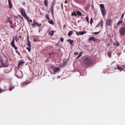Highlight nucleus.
Returning a JSON list of instances; mask_svg holds the SVG:
<instances>
[{"instance_id":"nucleus-1","label":"nucleus","mask_w":125,"mask_h":125,"mask_svg":"<svg viewBox=\"0 0 125 125\" xmlns=\"http://www.w3.org/2000/svg\"><path fill=\"white\" fill-rule=\"evenodd\" d=\"M84 63L87 65H90L94 62L93 59L90 57L85 58L83 60Z\"/></svg>"},{"instance_id":"nucleus-2","label":"nucleus","mask_w":125,"mask_h":125,"mask_svg":"<svg viewBox=\"0 0 125 125\" xmlns=\"http://www.w3.org/2000/svg\"><path fill=\"white\" fill-rule=\"evenodd\" d=\"M16 74L17 77L19 78H21L23 77V74L20 70L16 72Z\"/></svg>"},{"instance_id":"nucleus-3","label":"nucleus","mask_w":125,"mask_h":125,"mask_svg":"<svg viewBox=\"0 0 125 125\" xmlns=\"http://www.w3.org/2000/svg\"><path fill=\"white\" fill-rule=\"evenodd\" d=\"M20 9L21 10V12L22 15L24 17L26 18L27 16L24 10L22 8H20Z\"/></svg>"},{"instance_id":"nucleus-4","label":"nucleus","mask_w":125,"mask_h":125,"mask_svg":"<svg viewBox=\"0 0 125 125\" xmlns=\"http://www.w3.org/2000/svg\"><path fill=\"white\" fill-rule=\"evenodd\" d=\"M112 21V20L111 19H107L106 21V26H111Z\"/></svg>"},{"instance_id":"nucleus-5","label":"nucleus","mask_w":125,"mask_h":125,"mask_svg":"<svg viewBox=\"0 0 125 125\" xmlns=\"http://www.w3.org/2000/svg\"><path fill=\"white\" fill-rule=\"evenodd\" d=\"M51 68L54 72V74L60 70V68L59 67L52 66L51 67Z\"/></svg>"},{"instance_id":"nucleus-6","label":"nucleus","mask_w":125,"mask_h":125,"mask_svg":"<svg viewBox=\"0 0 125 125\" xmlns=\"http://www.w3.org/2000/svg\"><path fill=\"white\" fill-rule=\"evenodd\" d=\"M3 67H8V59H7L6 61H4L2 64Z\"/></svg>"},{"instance_id":"nucleus-7","label":"nucleus","mask_w":125,"mask_h":125,"mask_svg":"<svg viewBox=\"0 0 125 125\" xmlns=\"http://www.w3.org/2000/svg\"><path fill=\"white\" fill-rule=\"evenodd\" d=\"M120 32L122 35H124L125 33V27L121 28L120 30Z\"/></svg>"},{"instance_id":"nucleus-8","label":"nucleus","mask_w":125,"mask_h":125,"mask_svg":"<svg viewBox=\"0 0 125 125\" xmlns=\"http://www.w3.org/2000/svg\"><path fill=\"white\" fill-rule=\"evenodd\" d=\"M14 36L12 41L11 43V44L12 47L14 48V49L15 50H17V48L16 47V46L14 44L15 43V40H14Z\"/></svg>"},{"instance_id":"nucleus-9","label":"nucleus","mask_w":125,"mask_h":125,"mask_svg":"<svg viewBox=\"0 0 125 125\" xmlns=\"http://www.w3.org/2000/svg\"><path fill=\"white\" fill-rule=\"evenodd\" d=\"M31 83L30 81H26L25 82L22 83L21 84V86H24L28 84H30Z\"/></svg>"},{"instance_id":"nucleus-10","label":"nucleus","mask_w":125,"mask_h":125,"mask_svg":"<svg viewBox=\"0 0 125 125\" xmlns=\"http://www.w3.org/2000/svg\"><path fill=\"white\" fill-rule=\"evenodd\" d=\"M33 24H31L32 26L33 27L36 26H40L41 25V24H39L38 23L35 21H33Z\"/></svg>"},{"instance_id":"nucleus-11","label":"nucleus","mask_w":125,"mask_h":125,"mask_svg":"<svg viewBox=\"0 0 125 125\" xmlns=\"http://www.w3.org/2000/svg\"><path fill=\"white\" fill-rule=\"evenodd\" d=\"M89 41H96L97 39H95V37H89Z\"/></svg>"},{"instance_id":"nucleus-12","label":"nucleus","mask_w":125,"mask_h":125,"mask_svg":"<svg viewBox=\"0 0 125 125\" xmlns=\"http://www.w3.org/2000/svg\"><path fill=\"white\" fill-rule=\"evenodd\" d=\"M101 12L103 16H105V8L101 9Z\"/></svg>"},{"instance_id":"nucleus-13","label":"nucleus","mask_w":125,"mask_h":125,"mask_svg":"<svg viewBox=\"0 0 125 125\" xmlns=\"http://www.w3.org/2000/svg\"><path fill=\"white\" fill-rule=\"evenodd\" d=\"M49 54L50 55L51 57H53L55 56V55L53 52L52 51H50L49 53Z\"/></svg>"},{"instance_id":"nucleus-14","label":"nucleus","mask_w":125,"mask_h":125,"mask_svg":"<svg viewBox=\"0 0 125 125\" xmlns=\"http://www.w3.org/2000/svg\"><path fill=\"white\" fill-rule=\"evenodd\" d=\"M9 7L10 8H11L12 7V4L11 3V0H8Z\"/></svg>"},{"instance_id":"nucleus-15","label":"nucleus","mask_w":125,"mask_h":125,"mask_svg":"<svg viewBox=\"0 0 125 125\" xmlns=\"http://www.w3.org/2000/svg\"><path fill=\"white\" fill-rule=\"evenodd\" d=\"M67 42L69 43L71 45H72V44L73 43V40H72L71 39H69L68 40H67Z\"/></svg>"},{"instance_id":"nucleus-16","label":"nucleus","mask_w":125,"mask_h":125,"mask_svg":"<svg viewBox=\"0 0 125 125\" xmlns=\"http://www.w3.org/2000/svg\"><path fill=\"white\" fill-rule=\"evenodd\" d=\"M24 63V62L23 61H21L19 62L18 63V67L22 66V64Z\"/></svg>"},{"instance_id":"nucleus-17","label":"nucleus","mask_w":125,"mask_h":125,"mask_svg":"<svg viewBox=\"0 0 125 125\" xmlns=\"http://www.w3.org/2000/svg\"><path fill=\"white\" fill-rule=\"evenodd\" d=\"M44 4L45 7H47L48 6L47 1V0H44Z\"/></svg>"},{"instance_id":"nucleus-18","label":"nucleus","mask_w":125,"mask_h":125,"mask_svg":"<svg viewBox=\"0 0 125 125\" xmlns=\"http://www.w3.org/2000/svg\"><path fill=\"white\" fill-rule=\"evenodd\" d=\"M78 33H79L80 35H83L84 34L86 33L85 31H80L78 32Z\"/></svg>"},{"instance_id":"nucleus-19","label":"nucleus","mask_w":125,"mask_h":125,"mask_svg":"<svg viewBox=\"0 0 125 125\" xmlns=\"http://www.w3.org/2000/svg\"><path fill=\"white\" fill-rule=\"evenodd\" d=\"M54 32L52 30L51 31L49 32V35L52 36Z\"/></svg>"},{"instance_id":"nucleus-20","label":"nucleus","mask_w":125,"mask_h":125,"mask_svg":"<svg viewBox=\"0 0 125 125\" xmlns=\"http://www.w3.org/2000/svg\"><path fill=\"white\" fill-rule=\"evenodd\" d=\"M116 67L117 69L120 71H121L123 70V68H122L120 67L118 65Z\"/></svg>"},{"instance_id":"nucleus-21","label":"nucleus","mask_w":125,"mask_h":125,"mask_svg":"<svg viewBox=\"0 0 125 125\" xmlns=\"http://www.w3.org/2000/svg\"><path fill=\"white\" fill-rule=\"evenodd\" d=\"M73 31H69V32L68 33V35L70 36L73 33Z\"/></svg>"},{"instance_id":"nucleus-22","label":"nucleus","mask_w":125,"mask_h":125,"mask_svg":"<svg viewBox=\"0 0 125 125\" xmlns=\"http://www.w3.org/2000/svg\"><path fill=\"white\" fill-rule=\"evenodd\" d=\"M48 22L50 24L53 25L54 24V23L53 21L52 20H51L50 21H48Z\"/></svg>"},{"instance_id":"nucleus-23","label":"nucleus","mask_w":125,"mask_h":125,"mask_svg":"<svg viewBox=\"0 0 125 125\" xmlns=\"http://www.w3.org/2000/svg\"><path fill=\"white\" fill-rule=\"evenodd\" d=\"M27 46L28 47L31 48V45L30 42L29 40H28V42L27 44Z\"/></svg>"},{"instance_id":"nucleus-24","label":"nucleus","mask_w":125,"mask_h":125,"mask_svg":"<svg viewBox=\"0 0 125 125\" xmlns=\"http://www.w3.org/2000/svg\"><path fill=\"white\" fill-rule=\"evenodd\" d=\"M100 6L101 8V9H103L104 8V6L103 4H100Z\"/></svg>"},{"instance_id":"nucleus-25","label":"nucleus","mask_w":125,"mask_h":125,"mask_svg":"<svg viewBox=\"0 0 125 125\" xmlns=\"http://www.w3.org/2000/svg\"><path fill=\"white\" fill-rule=\"evenodd\" d=\"M72 16H76L77 15V14L75 11H74L73 12H72Z\"/></svg>"},{"instance_id":"nucleus-26","label":"nucleus","mask_w":125,"mask_h":125,"mask_svg":"<svg viewBox=\"0 0 125 125\" xmlns=\"http://www.w3.org/2000/svg\"><path fill=\"white\" fill-rule=\"evenodd\" d=\"M0 62L1 63V64H2V63L4 62L3 59L2 57H0Z\"/></svg>"},{"instance_id":"nucleus-27","label":"nucleus","mask_w":125,"mask_h":125,"mask_svg":"<svg viewBox=\"0 0 125 125\" xmlns=\"http://www.w3.org/2000/svg\"><path fill=\"white\" fill-rule=\"evenodd\" d=\"M123 22V21H121L118 22L117 23V25H120L121 23H122Z\"/></svg>"},{"instance_id":"nucleus-28","label":"nucleus","mask_w":125,"mask_h":125,"mask_svg":"<svg viewBox=\"0 0 125 125\" xmlns=\"http://www.w3.org/2000/svg\"><path fill=\"white\" fill-rule=\"evenodd\" d=\"M82 53H81V52H80L78 56L76 58V59H77L79 58V57H81L82 55Z\"/></svg>"},{"instance_id":"nucleus-29","label":"nucleus","mask_w":125,"mask_h":125,"mask_svg":"<svg viewBox=\"0 0 125 125\" xmlns=\"http://www.w3.org/2000/svg\"><path fill=\"white\" fill-rule=\"evenodd\" d=\"M86 20V21L88 23H89V19L88 18V16H87L85 18Z\"/></svg>"},{"instance_id":"nucleus-30","label":"nucleus","mask_w":125,"mask_h":125,"mask_svg":"<svg viewBox=\"0 0 125 125\" xmlns=\"http://www.w3.org/2000/svg\"><path fill=\"white\" fill-rule=\"evenodd\" d=\"M26 49H27L28 50V51L29 52H30L31 50V48L30 47H26Z\"/></svg>"},{"instance_id":"nucleus-31","label":"nucleus","mask_w":125,"mask_h":125,"mask_svg":"<svg viewBox=\"0 0 125 125\" xmlns=\"http://www.w3.org/2000/svg\"><path fill=\"white\" fill-rule=\"evenodd\" d=\"M114 45L116 46H118L119 45V43L116 42V43L114 44Z\"/></svg>"},{"instance_id":"nucleus-32","label":"nucleus","mask_w":125,"mask_h":125,"mask_svg":"<svg viewBox=\"0 0 125 125\" xmlns=\"http://www.w3.org/2000/svg\"><path fill=\"white\" fill-rule=\"evenodd\" d=\"M49 15L48 14H47L46 15V18L49 20H50V18L49 17Z\"/></svg>"},{"instance_id":"nucleus-33","label":"nucleus","mask_w":125,"mask_h":125,"mask_svg":"<svg viewBox=\"0 0 125 125\" xmlns=\"http://www.w3.org/2000/svg\"><path fill=\"white\" fill-rule=\"evenodd\" d=\"M77 14L78 15V16L80 15V16H82L81 14V12H80L79 11H78L77 12Z\"/></svg>"},{"instance_id":"nucleus-34","label":"nucleus","mask_w":125,"mask_h":125,"mask_svg":"<svg viewBox=\"0 0 125 125\" xmlns=\"http://www.w3.org/2000/svg\"><path fill=\"white\" fill-rule=\"evenodd\" d=\"M55 0H53V1H52V5H54V4H55Z\"/></svg>"},{"instance_id":"nucleus-35","label":"nucleus","mask_w":125,"mask_h":125,"mask_svg":"<svg viewBox=\"0 0 125 125\" xmlns=\"http://www.w3.org/2000/svg\"><path fill=\"white\" fill-rule=\"evenodd\" d=\"M103 21L102 20H101V24L102 27H103Z\"/></svg>"},{"instance_id":"nucleus-36","label":"nucleus","mask_w":125,"mask_h":125,"mask_svg":"<svg viewBox=\"0 0 125 125\" xmlns=\"http://www.w3.org/2000/svg\"><path fill=\"white\" fill-rule=\"evenodd\" d=\"M93 20L92 18L91 19L90 21V23L91 24H92V23L93 22Z\"/></svg>"},{"instance_id":"nucleus-37","label":"nucleus","mask_w":125,"mask_h":125,"mask_svg":"<svg viewBox=\"0 0 125 125\" xmlns=\"http://www.w3.org/2000/svg\"><path fill=\"white\" fill-rule=\"evenodd\" d=\"M124 14V13H123L122 14L120 20H121V19H122L123 18Z\"/></svg>"},{"instance_id":"nucleus-38","label":"nucleus","mask_w":125,"mask_h":125,"mask_svg":"<svg viewBox=\"0 0 125 125\" xmlns=\"http://www.w3.org/2000/svg\"><path fill=\"white\" fill-rule=\"evenodd\" d=\"M14 88V87L13 86L11 88H10L9 89V90L10 91L11 90H12Z\"/></svg>"},{"instance_id":"nucleus-39","label":"nucleus","mask_w":125,"mask_h":125,"mask_svg":"<svg viewBox=\"0 0 125 125\" xmlns=\"http://www.w3.org/2000/svg\"><path fill=\"white\" fill-rule=\"evenodd\" d=\"M99 33V32H95L94 33V34L95 35H97Z\"/></svg>"},{"instance_id":"nucleus-40","label":"nucleus","mask_w":125,"mask_h":125,"mask_svg":"<svg viewBox=\"0 0 125 125\" xmlns=\"http://www.w3.org/2000/svg\"><path fill=\"white\" fill-rule=\"evenodd\" d=\"M63 39L62 37L61 38V40L62 42H63Z\"/></svg>"},{"instance_id":"nucleus-41","label":"nucleus","mask_w":125,"mask_h":125,"mask_svg":"<svg viewBox=\"0 0 125 125\" xmlns=\"http://www.w3.org/2000/svg\"><path fill=\"white\" fill-rule=\"evenodd\" d=\"M15 41L16 42L18 40V38L16 37H15Z\"/></svg>"},{"instance_id":"nucleus-42","label":"nucleus","mask_w":125,"mask_h":125,"mask_svg":"<svg viewBox=\"0 0 125 125\" xmlns=\"http://www.w3.org/2000/svg\"><path fill=\"white\" fill-rule=\"evenodd\" d=\"M10 27L12 28H13L14 27V26L12 25V24L10 25Z\"/></svg>"},{"instance_id":"nucleus-43","label":"nucleus","mask_w":125,"mask_h":125,"mask_svg":"<svg viewBox=\"0 0 125 125\" xmlns=\"http://www.w3.org/2000/svg\"><path fill=\"white\" fill-rule=\"evenodd\" d=\"M122 66L123 67V69H125V65H122Z\"/></svg>"},{"instance_id":"nucleus-44","label":"nucleus","mask_w":125,"mask_h":125,"mask_svg":"<svg viewBox=\"0 0 125 125\" xmlns=\"http://www.w3.org/2000/svg\"><path fill=\"white\" fill-rule=\"evenodd\" d=\"M9 22H10V18L9 17H8V20H7Z\"/></svg>"},{"instance_id":"nucleus-45","label":"nucleus","mask_w":125,"mask_h":125,"mask_svg":"<svg viewBox=\"0 0 125 125\" xmlns=\"http://www.w3.org/2000/svg\"><path fill=\"white\" fill-rule=\"evenodd\" d=\"M74 55H77L78 54V53L76 52H75L74 53Z\"/></svg>"},{"instance_id":"nucleus-46","label":"nucleus","mask_w":125,"mask_h":125,"mask_svg":"<svg viewBox=\"0 0 125 125\" xmlns=\"http://www.w3.org/2000/svg\"><path fill=\"white\" fill-rule=\"evenodd\" d=\"M76 34H77V36H79V33L77 32H76Z\"/></svg>"},{"instance_id":"nucleus-47","label":"nucleus","mask_w":125,"mask_h":125,"mask_svg":"<svg viewBox=\"0 0 125 125\" xmlns=\"http://www.w3.org/2000/svg\"><path fill=\"white\" fill-rule=\"evenodd\" d=\"M9 23H10V25L12 24V22L11 21H10Z\"/></svg>"},{"instance_id":"nucleus-48","label":"nucleus","mask_w":125,"mask_h":125,"mask_svg":"<svg viewBox=\"0 0 125 125\" xmlns=\"http://www.w3.org/2000/svg\"><path fill=\"white\" fill-rule=\"evenodd\" d=\"M67 0H66V1H65V3H67Z\"/></svg>"},{"instance_id":"nucleus-49","label":"nucleus","mask_w":125,"mask_h":125,"mask_svg":"<svg viewBox=\"0 0 125 125\" xmlns=\"http://www.w3.org/2000/svg\"><path fill=\"white\" fill-rule=\"evenodd\" d=\"M1 92H2V90L1 89H0V93H1Z\"/></svg>"},{"instance_id":"nucleus-50","label":"nucleus","mask_w":125,"mask_h":125,"mask_svg":"<svg viewBox=\"0 0 125 125\" xmlns=\"http://www.w3.org/2000/svg\"><path fill=\"white\" fill-rule=\"evenodd\" d=\"M62 9L63 8V4H62L61 6Z\"/></svg>"},{"instance_id":"nucleus-51","label":"nucleus","mask_w":125,"mask_h":125,"mask_svg":"<svg viewBox=\"0 0 125 125\" xmlns=\"http://www.w3.org/2000/svg\"><path fill=\"white\" fill-rule=\"evenodd\" d=\"M27 39L28 41V40H29L28 37Z\"/></svg>"},{"instance_id":"nucleus-52","label":"nucleus","mask_w":125,"mask_h":125,"mask_svg":"<svg viewBox=\"0 0 125 125\" xmlns=\"http://www.w3.org/2000/svg\"><path fill=\"white\" fill-rule=\"evenodd\" d=\"M30 21L31 22H32V21L31 20H30Z\"/></svg>"},{"instance_id":"nucleus-53","label":"nucleus","mask_w":125,"mask_h":125,"mask_svg":"<svg viewBox=\"0 0 125 125\" xmlns=\"http://www.w3.org/2000/svg\"><path fill=\"white\" fill-rule=\"evenodd\" d=\"M18 54L19 55H20V53H19V52H18Z\"/></svg>"},{"instance_id":"nucleus-54","label":"nucleus","mask_w":125,"mask_h":125,"mask_svg":"<svg viewBox=\"0 0 125 125\" xmlns=\"http://www.w3.org/2000/svg\"><path fill=\"white\" fill-rule=\"evenodd\" d=\"M64 28H65V25H64Z\"/></svg>"},{"instance_id":"nucleus-55","label":"nucleus","mask_w":125,"mask_h":125,"mask_svg":"<svg viewBox=\"0 0 125 125\" xmlns=\"http://www.w3.org/2000/svg\"><path fill=\"white\" fill-rule=\"evenodd\" d=\"M20 38H21V36H20Z\"/></svg>"},{"instance_id":"nucleus-56","label":"nucleus","mask_w":125,"mask_h":125,"mask_svg":"<svg viewBox=\"0 0 125 125\" xmlns=\"http://www.w3.org/2000/svg\"><path fill=\"white\" fill-rule=\"evenodd\" d=\"M20 17H21V18L22 19H23V18H22V17H21V16H20Z\"/></svg>"},{"instance_id":"nucleus-57","label":"nucleus","mask_w":125,"mask_h":125,"mask_svg":"<svg viewBox=\"0 0 125 125\" xmlns=\"http://www.w3.org/2000/svg\"><path fill=\"white\" fill-rule=\"evenodd\" d=\"M109 53H108V56H109Z\"/></svg>"},{"instance_id":"nucleus-58","label":"nucleus","mask_w":125,"mask_h":125,"mask_svg":"<svg viewBox=\"0 0 125 125\" xmlns=\"http://www.w3.org/2000/svg\"><path fill=\"white\" fill-rule=\"evenodd\" d=\"M109 45V44H108V45Z\"/></svg>"},{"instance_id":"nucleus-59","label":"nucleus","mask_w":125,"mask_h":125,"mask_svg":"<svg viewBox=\"0 0 125 125\" xmlns=\"http://www.w3.org/2000/svg\"><path fill=\"white\" fill-rule=\"evenodd\" d=\"M34 41H35V39H34Z\"/></svg>"}]
</instances>
